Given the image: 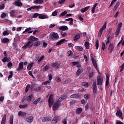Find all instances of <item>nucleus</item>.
<instances>
[{
  "label": "nucleus",
  "instance_id": "1",
  "mask_svg": "<svg viewBox=\"0 0 124 124\" xmlns=\"http://www.w3.org/2000/svg\"><path fill=\"white\" fill-rule=\"evenodd\" d=\"M37 40H38V38H36L34 36H31L29 38V41H28V42L24 46H22V48L24 50H26L27 48L30 46V45H31V44L32 43V41L33 42L37 41Z\"/></svg>",
  "mask_w": 124,
  "mask_h": 124
},
{
  "label": "nucleus",
  "instance_id": "2",
  "mask_svg": "<svg viewBox=\"0 0 124 124\" xmlns=\"http://www.w3.org/2000/svg\"><path fill=\"white\" fill-rule=\"evenodd\" d=\"M98 73L99 74L98 75L97 78V85L98 86H101L103 83V78L101 77V73L99 71H98Z\"/></svg>",
  "mask_w": 124,
  "mask_h": 124
},
{
  "label": "nucleus",
  "instance_id": "3",
  "mask_svg": "<svg viewBox=\"0 0 124 124\" xmlns=\"http://www.w3.org/2000/svg\"><path fill=\"white\" fill-rule=\"evenodd\" d=\"M59 34L53 32L49 34V39L50 41H54L56 39H59Z\"/></svg>",
  "mask_w": 124,
  "mask_h": 124
},
{
  "label": "nucleus",
  "instance_id": "4",
  "mask_svg": "<svg viewBox=\"0 0 124 124\" xmlns=\"http://www.w3.org/2000/svg\"><path fill=\"white\" fill-rule=\"evenodd\" d=\"M107 26V23L105 22L104 25H103L102 27L100 29L98 34L101 36V35L102 34V33L103 32V31H104V29H106V27Z\"/></svg>",
  "mask_w": 124,
  "mask_h": 124
},
{
  "label": "nucleus",
  "instance_id": "5",
  "mask_svg": "<svg viewBox=\"0 0 124 124\" xmlns=\"http://www.w3.org/2000/svg\"><path fill=\"white\" fill-rule=\"evenodd\" d=\"M60 116H55L51 121L52 124H57V123L60 121Z\"/></svg>",
  "mask_w": 124,
  "mask_h": 124
},
{
  "label": "nucleus",
  "instance_id": "6",
  "mask_svg": "<svg viewBox=\"0 0 124 124\" xmlns=\"http://www.w3.org/2000/svg\"><path fill=\"white\" fill-rule=\"evenodd\" d=\"M42 8V6H41L40 5L39 6H31L30 8H29L27 9L28 11H31V9H41Z\"/></svg>",
  "mask_w": 124,
  "mask_h": 124
},
{
  "label": "nucleus",
  "instance_id": "7",
  "mask_svg": "<svg viewBox=\"0 0 124 124\" xmlns=\"http://www.w3.org/2000/svg\"><path fill=\"white\" fill-rule=\"evenodd\" d=\"M114 44L110 43L108 47V50L109 51V53H111L114 50Z\"/></svg>",
  "mask_w": 124,
  "mask_h": 124
},
{
  "label": "nucleus",
  "instance_id": "8",
  "mask_svg": "<svg viewBox=\"0 0 124 124\" xmlns=\"http://www.w3.org/2000/svg\"><path fill=\"white\" fill-rule=\"evenodd\" d=\"M24 68V62H21L19 63L18 67L16 69V71H21Z\"/></svg>",
  "mask_w": 124,
  "mask_h": 124
},
{
  "label": "nucleus",
  "instance_id": "9",
  "mask_svg": "<svg viewBox=\"0 0 124 124\" xmlns=\"http://www.w3.org/2000/svg\"><path fill=\"white\" fill-rule=\"evenodd\" d=\"M91 60L92 61V63H93L94 67H95V69H96L97 71H98H98H99V70L97 68V63H96V61H95V60L94 59H93V58H92L91 59Z\"/></svg>",
  "mask_w": 124,
  "mask_h": 124
},
{
  "label": "nucleus",
  "instance_id": "10",
  "mask_svg": "<svg viewBox=\"0 0 124 124\" xmlns=\"http://www.w3.org/2000/svg\"><path fill=\"white\" fill-rule=\"evenodd\" d=\"M10 14L11 17L14 18V17H16V15H17V12L14 10H12L10 12Z\"/></svg>",
  "mask_w": 124,
  "mask_h": 124
},
{
  "label": "nucleus",
  "instance_id": "11",
  "mask_svg": "<svg viewBox=\"0 0 124 124\" xmlns=\"http://www.w3.org/2000/svg\"><path fill=\"white\" fill-rule=\"evenodd\" d=\"M60 65L61 62H54L52 64V66H53V67H56L57 69H58V68H60Z\"/></svg>",
  "mask_w": 124,
  "mask_h": 124
},
{
  "label": "nucleus",
  "instance_id": "12",
  "mask_svg": "<svg viewBox=\"0 0 124 124\" xmlns=\"http://www.w3.org/2000/svg\"><path fill=\"white\" fill-rule=\"evenodd\" d=\"M60 106V102H57L56 103L54 104V106L52 107V109L53 111H56L59 107Z\"/></svg>",
  "mask_w": 124,
  "mask_h": 124
},
{
  "label": "nucleus",
  "instance_id": "13",
  "mask_svg": "<svg viewBox=\"0 0 124 124\" xmlns=\"http://www.w3.org/2000/svg\"><path fill=\"white\" fill-rule=\"evenodd\" d=\"M26 121L27 123H29V124H31V123L33 122V117L29 116L26 118Z\"/></svg>",
  "mask_w": 124,
  "mask_h": 124
},
{
  "label": "nucleus",
  "instance_id": "14",
  "mask_svg": "<svg viewBox=\"0 0 124 124\" xmlns=\"http://www.w3.org/2000/svg\"><path fill=\"white\" fill-rule=\"evenodd\" d=\"M39 19H48L49 16L47 15H43L42 14H40L39 16Z\"/></svg>",
  "mask_w": 124,
  "mask_h": 124
},
{
  "label": "nucleus",
  "instance_id": "15",
  "mask_svg": "<svg viewBox=\"0 0 124 124\" xmlns=\"http://www.w3.org/2000/svg\"><path fill=\"white\" fill-rule=\"evenodd\" d=\"M72 66H75V65H77V67H81V64H79L78 62H71Z\"/></svg>",
  "mask_w": 124,
  "mask_h": 124
},
{
  "label": "nucleus",
  "instance_id": "16",
  "mask_svg": "<svg viewBox=\"0 0 124 124\" xmlns=\"http://www.w3.org/2000/svg\"><path fill=\"white\" fill-rule=\"evenodd\" d=\"M50 68V63H47L46 66L43 68V72H45L46 71H48Z\"/></svg>",
  "mask_w": 124,
  "mask_h": 124
},
{
  "label": "nucleus",
  "instance_id": "17",
  "mask_svg": "<svg viewBox=\"0 0 124 124\" xmlns=\"http://www.w3.org/2000/svg\"><path fill=\"white\" fill-rule=\"evenodd\" d=\"M66 95L63 94L58 99V102H62V100H64V99H66Z\"/></svg>",
  "mask_w": 124,
  "mask_h": 124
},
{
  "label": "nucleus",
  "instance_id": "18",
  "mask_svg": "<svg viewBox=\"0 0 124 124\" xmlns=\"http://www.w3.org/2000/svg\"><path fill=\"white\" fill-rule=\"evenodd\" d=\"M13 4H15L16 6H18L19 7H21L23 5V3H22V2L19 1H15Z\"/></svg>",
  "mask_w": 124,
  "mask_h": 124
},
{
  "label": "nucleus",
  "instance_id": "19",
  "mask_svg": "<svg viewBox=\"0 0 124 124\" xmlns=\"http://www.w3.org/2000/svg\"><path fill=\"white\" fill-rule=\"evenodd\" d=\"M80 97H81V96L79 93L74 94L70 95L71 98H80Z\"/></svg>",
  "mask_w": 124,
  "mask_h": 124
},
{
  "label": "nucleus",
  "instance_id": "20",
  "mask_svg": "<svg viewBox=\"0 0 124 124\" xmlns=\"http://www.w3.org/2000/svg\"><path fill=\"white\" fill-rule=\"evenodd\" d=\"M1 42L2 43L5 44L6 43H8L9 42V39L8 38H4L1 39Z\"/></svg>",
  "mask_w": 124,
  "mask_h": 124
},
{
  "label": "nucleus",
  "instance_id": "21",
  "mask_svg": "<svg viewBox=\"0 0 124 124\" xmlns=\"http://www.w3.org/2000/svg\"><path fill=\"white\" fill-rule=\"evenodd\" d=\"M116 116L117 117H120V118H123V112L121 110H117L116 113Z\"/></svg>",
  "mask_w": 124,
  "mask_h": 124
},
{
  "label": "nucleus",
  "instance_id": "22",
  "mask_svg": "<svg viewBox=\"0 0 124 124\" xmlns=\"http://www.w3.org/2000/svg\"><path fill=\"white\" fill-rule=\"evenodd\" d=\"M18 115L20 117H25V116H27V113L22 111H19L18 113Z\"/></svg>",
  "mask_w": 124,
  "mask_h": 124
},
{
  "label": "nucleus",
  "instance_id": "23",
  "mask_svg": "<svg viewBox=\"0 0 124 124\" xmlns=\"http://www.w3.org/2000/svg\"><path fill=\"white\" fill-rule=\"evenodd\" d=\"M6 123V114H4L2 118L1 124H5Z\"/></svg>",
  "mask_w": 124,
  "mask_h": 124
},
{
  "label": "nucleus",
  "instance_id": "24",
  "mask_svg": "<svg viewBox=\"0 0 124 124\" xmlns=\"http://www.w3.org/2000/svg\"><path fill=\"white\" fill-rule=\"evenodd\" d=\"M65 41V39H62L60 41L56 43V46H58L59 45H61V44H63V43H64Z\"/></svg>",
  "mask_w": 124,
  "mask_h": 124
},
{
  "label": "nucleus",
  "instance_id": "25",
  "mask_svg": "<svg viewBox=\"0 0 124 124\" xmlns=\"http://www.w3.org/2000/svg\"><path fill=\"white\" fill-rule=\"evenodd\" d=\"M81 37V35L80 34H77L75 35V36L74 37V41L76 42V41H78V40Z\"/></svg>",
  "mask_w": 124,
  "mask_h": 124
},
{
  "label": "nucleus",
  "instance_id": "26",
  "mask_svg": "<svg viewBox=\"0 0 124 124\" xmlns=\"http://www.w3.org/2000/svg\"><path fill=\"white\" fill-rule=\"evenodd\" d=\"M98 4L97 3H95L92 7V13L93 14L94 12H95V8L96 6H97V5Z\"/></svg>",
  "mask_w": 124,
  "mask_h": 124
},
{
  "label": "nucleus",
  "instance_id": "27",
  "mask_svg": "<svg viewBox=\"0 0 124 124\" xmlns=\"http://www.w3.org/2000/svg\"><path fill=\"white\" fill-rule=\"evenodd\" d=\"M44 2V0H34L33 1L35 4H36V3L42 4V3H43Z\"/></svg>",
  "mask_w": 124,
  "mask_h": 124
},
{
  "label": "nucleus",
  "instance_id": "28",
  "mask_svg": "<svg viewBox=\"0 0 124 124\" xmlns=\"http://www.w3.org/2000/svg\"><path fill=\"white\" fill-rule=\"evenodd\" d=\"M60 31H67L68 30V27L66 26H62L59 28Z\"/></svg>",
  "mask_w": 124,
  "mask_h": 124
},
{
  "label": "nucleus",
  "instance_id": "29",
  "mask_svg": "<svg viewBox=\"0 0 124 124\" xmlns=\"http://www.w3.org/2000/svg\"><path fill=\"white\" fill-rule=\"evenodd\" d=\"M3 62H10V59H8L7 57L5 56L1 60Z\"/></svg>",
  "mask_w": 124,
  "mask_h": 124
},
{
  "label": "nucleus",
  "instance_id": "30",
  "mask_svg": "<svg viewBox=\"0 0 124 124\" xmlns=\"http://www.w3.org/2000/svg\"><path fill=\"white\" fill-rule=\"evenodd\" d=\"M83 111V108H78L76 110V114H81Z\"/></svg>",
  "mask_w": 124,
  "mask_h": 124
},
{
  "label": "nucleus",
  "instance_id": "31",
  "mask_svg": "<svg viewBox=\"0 0 124 124\" xmlns=\"http://www.w3.org/2000/svg\"><path fill=\"white\" fill-rule=\"evenodd\" d=\"M41 43V42L40 41L37 40L34 43L33 46H34V47H37L38 46H40Z\"/></svg>",
  "mask_w": 124,
  "mask_h": 124
},
{
  "label": "nucleus",
  "instance_id": "32",
  "mask_svg": "<svg viewBox=\"0 0 124 124\" xmlns=\"http://www.w3.org/2000/svg\"><path fill=\"white\" fill-rule=\"evenodd\" d=\"M42 122H51V118L48 117H44Z\"/></svg>",
  "mask_w": 124,
  "mask_h": 124
},
{
  "label": "nucleus",
  "instance_id": "33",
  "mask_svg": "<svg viewBox=\"0 0 124 124\" xmlns=\"http://www.w3.org/2000/svg\"><path fill=\"white\" fill-rule=\"evenodd\" d=\"M90 8V6H87L85 8H82L81 9V12L82 13H85Z\"/></svg>",
  "mask_w": 124,
  "mask_h": 124
},
{
  "label": "nucleus",
  "instance_id": "34",
  "mask_svg": "<svg viewBox=\"0 0 124 124\" xmlns=\"http://www.w3.org/2000/svg\"><path fill=\"white\" fill-rule=\"evenodd\" d=\"M34 64V63L33 62H31L28 66H27V69L28 70H31V67L33 66V65Z\"/></svg>",
  "mask_w": 124,
  "mask_h": 124
},
{
  "label": "nucleus",
  "instance_id": "35",
  "mask_svg": "<svg viewBox=\"0 0 124 124\" xmlns=\"http://www.w3.org/2000/svg\"><path fill=\"white\" fill-rule=\"evenodd\" d=\"M109 76L108 75H106V86L107 87L108 85H109Z\"/></svg>",
  "mask_w": 124,
  "mask_h": 124
},
{
  "label": "nucleus",
  "instance_id": "36",
  "mask_svg": "<svg viewBox=\"0 0 124 124\" xmlns=\"http://www.w3.org/2000/svg\"><path fill=\"white\" fill-rule=\"evenodd\" d=\"M119 5H120V2L119 1L117 2L115 5L114 6L113 11H116V10L118 9V7H119Z\"/></svg>",
  "mask_w": 124,
  "mask_h": 124
},
{
  "label": "nucleus",
  "instance_id": "37",
  "mask_svg": "<svg viewBox=\"0 0 124 124\" xmlns=\"http://www.w3.org/2000/svg\"><path fill=\"white\" fill-rule=\"evenodd\" d=\"M33 97V94L30 95L27 98V101H28V102H30V101H31V98H32Z\"/></svg>",
  "mask_w": 124,
  "mask_h": 124
},
{
  "label": "nucleus",
  "instance_id": "38",
  "mask_svg": "<svg viewBox=\"0 0 124 124\" xmlns=\"http://www.w3.org/2000/svg\"><path fill=\"white\" fill-rule=\"evenodd\" d=\"M120 31H121V30L120 29H116L115 31V36L116 37H118L119 36V34H120Z\"/></svg>",
  "mask_w": 124,
  "mask_h": 124
},
{
  "label": "nucleus",
  "instance_id": "39",
  "mask_svg": "<svg viewBox=\"0 0 124 124\" xmlns=\"http://www.w3.org/2000/svg\"><path fill=\"white\" fill-rule=\"evenodd\" d=\"M95 48L96 50H97V49H98V47H99V42L98 41V40L96 39L95 40Z\"/></svg>",
  "mask_w": 124,
  "mask_h": 124
},
{
  "label": "nucleus",
  "instance_id": "40",
  "mask_svg": "<svg viewBox=\"0 0 124 124\" xmlns=\"http://www.w3.org/2000/svg\"><path fill=\"white\" fill-rule=\"evenodd\" d=\"M84 46L86 49H89L90 47H89V46H90V42H85Z\"/></svg>",
  "mask_w": 124,
  "mask_h": 124
},
{
  "label": "nucleus",
  "instance_id": "41",
  "mask_svg": "<svg viewBox=\"0 0 124 124\" xmlns=\"http://www.w3.org/2000/svg\"><path fill=\"white\" fill-rule=\"evenodd\" d=\"M40 100H41V98H38L34 102H33V104H35V105H36V104H37L39 101H40Z\"/></svg>",
  "mask_w": 124,
  "mask_h": 124
},
{
  "label": "nucleus",
  "instance_id": "42",
  "mask_svg": "<svg viewBox=\"0 0 124 124\" xmlns=\"http://www.w3.org/2000/svg\"><path fill=\"white\" fill-rule=\"evenodd\" d=\"M67 14V11H64L62 12L59 16V17H62V16H65Z\"/></svg>",
  "mask_w": 124,
  "mask_h": 124
},
{
  "label": "nucleus",
  "instance_id": "43",
  "mask_svg": "<svg viewBox=\"0 0 124 124\" xmlns=\"http://www.w3.org/2000/svg\"><path fill=\"white\" fill-rule=\"evenodd\" d=\"M31 88V85L30 84H28L25 88V93H28L29 92V90H30V88Z\"/></svg>",
  "mask_w": 124,
  "mask_h": 124
},
{
  "label": "nucleus",
  "instance_id": "44",
  "mask_svg": "<svg viewBox=\"0 0 124 124\" xmlns=\"http://www.w3.org/2000/svg\"><path fill=\"white\" fill-rule=\"evenodd\" d=\"M28 106L27 104H25V105H19V108H20V109H24V108H26V107H27Z\"/></svg>",
  "mask_w": 124,
  "mask_h": 124
},
{
  "label": "nucleus",
  "instance_id": "45",
  "mask_svg": "<svg viewBox=\"0 0 124 124\" xmlns=\"http://www.w3.org/2000/svg\"><path fill=\"white\" fill-rule=\"evenodd\" d=\"M44 58H45V56H41L38 60V63H39L40 62H42L43 61V59H44Z\"/></svg>",
  "mask_w": 124,
  "mask_h": 124
},
{
  "label": "nucleus",
  "instance_id": "46",
  "mask_svg": "<svg viewBox=\"0 0 124 124\" xmlns=\"http://www.w3.org/2000/svg\"><path fill=\"white\" fill-rule=\"evenodd\" d=\"M13 120H14V117H13V115H12L10 117V120H9L10 124H13Z\"/></svg>",
  "mask_w": 124,
  "mask_h": 124
},
{
  "label": "nucleus",
  "instance_id": "47",
  "mask_svg": "<svg viewBox=\"0 0 124 124\" xmlns=\"http://www.w3.org/2000/svg\"><path fill=\"white\" fill-rule=\"evenodd\" d=\"M81 71H82V70L81 69V68L78 69V71H77L76 76H79V75H80V74H81Z\"/></svg>",
  "mask_w": 124,
  "mask_h": 124
},
{
  "label": "nucleus",
  "instance_id": "48",
  "mask_svg": "<svg viewBox=\"0 0 124 124\" xmlns=\"http://www.w3.org/2000/svg\"><path fill=\"white\" fill-rule=\"evenodd\" d=\"M93 93H97V87H93Z\"/></svg>",
  "mask_w": 124,
  "mask_h": 124
},
{
  "label": "nucleus",
  "instance_id": "49",
  "mask_svg": "<svg viewBox=\"0 0 124 124\" xmlns=\"http://www.w3.org/2000/svg\"><path fill=\"white\" fill-rule=\"evenodd\" d=\"M3 35L4 36H5L6 35H9V32H8V31H4L2 33Z\"/></svg>",
  "mask_w": 124,
  "mask_h": 124
},
{
  "label": "nucleus",
  "instance_id": "50",
  "mask_svg": "<svg viewBox=\"0 0 124 124\" xmlns=\"http://www.w3.org/2000/svg\"><path fill=\"white\" fill-rule=\"evenodd\" d=\"M5 8V4H4V3H2L0 5V10H2L4 9Z\"/></svg>",
  "mask_w": 124,
  "mask_h": 124
},
{
  "label": "nucleus",
  "instance_id": "51",
  "mask_svg": "<svg viewBox=\"0 0 124 124\" xmlns=\"http://www.w3.org/2000/svg\"><path fill=\"white\" fill-rule=\"evenodd\" d=\"M81 85L84 86V87H89V84L88 82H81Z\"/></svg>",
  "mask_w": 124,
  "mask_h": 124
},
{
  "label": "nucleus",
  "instance_id": "52",
  "mask_svg": "<svg viewBox=\"0 0 124 124\" xmlns=\"http://www.w3.org/2000/svg\"><path fill=\"white\" fill-rule=\"evenodd\" d=\"M93 77V72H92L89 74V79H92Z\"/></svg>",
  "mask_w": 124,
  "mask_h": 124
},
{
  "label": "nucleus",
  "instance_id": "53",
  "mask_svg": "<svg viewBox=\"0 0 124 124\" xmlns=\"http://www.w3.org/2000/svg\"><path fill=\"white\" fill-rule=\"evenodd\" d=\"M40 14H38L37 13H36L35 14H33L32 18H37L38 16H39Z\"/></svg>",
  "mask_w": 124,
  "mask_h": 124
},
{
  "label": "nucleus",
  "instance_id": "54",
  "mask_svg": "<svg viewBox=\"0 0 124 124\" xmlns=\"http://www.w3.org/2000/svg\"><path fill=\"white\" fill-rule=\"evenodd\" d=\"M31 31V27L26 29L25 31L23 32V33H25V32H28V31Z\"/></svg>",
  "mask_w": 124,
  "mask_h": 124
},
{
  "label": "nucleus",
  "instance_id": "55",
  "mask_svg": "<svg viewBox=\"0 0 124 124\" xmlns=\"http://www.w3.org/2000/svg\"><path fill=\"white\" fill-rule=\"evenodd\" d=\"M50 83H51L50 81H46L44 82H43L42 84V86H45V85H47V84H50Z\"/></svg>",
  "mask_w": 124,
  "mask_h": 124
},
{
  "label": "nucleus",
  "instance_id": "56",
  "mask_svg": "<svg viewBox=\"0 0 124 124\" xmlns=\"http://www.w3.org/2000/svg\"><path fill=\"white\" fill-rule=\"evenodd\" d=\"M90 96H91V95H90L89 94L86 93L84 95V98H85V99H89Z\"/></svg>",
  "mask_w": 124,
  "mask_h": 124
},
{
  "label": "nucleus",
  "instance_id": "57",
  "mask_svg": "<svg viewBox=\"0 0 124 124\" xmlns=\"http://www.w3.org/2000/svg\"><path fill=\"white\" fill-rule=\"evenodd\" d=\"M122 27H123V23L122 22H120L119 24H118V28H117V29L118 30H121L122 29Z\"/></svg>",
  "mask_w": 124,
  "mask_h": 124
},
{
  "label": "nucleus",
  "instance_id": "58",
  "mask_svg": "<svg viewBox=\"0 0 124 124\" xmlns=\"http://www.w3.org/2000/svg\"><path fill=\"white\" fill-rule=\"evenodd\" d=\"M120 72H123L124 70V63L120 66Z\"/></svg>",
  "mask_w": 124,
  "mask_h": 124
},
{
  "label": "nucleus",
  "instance_id": "59",
  "mask_svg": "<svg viewBox=\"0 0 124 124\" xmlns=\"http://www.w3.org/2000/svg\"><path fill=\"white\" fill-rule=\"evenodd\" d=\"M12 76H13V72L10 71V75L9 76L8 79H11L12 78Z\"/></svg>",
  "mask_w": 124,
  "mask_h": 124
},
{
  "label": "nucleus",
  "instance_id": "60",
  "mask_svg": "<svg viewBox=\"0 0 124 124\" xmlns=\"http://www.w3.org/2000/svg\"><path fill=\"white\" fill-rule=\"evenodd\" d=\"M109 43H110V37H108L107 38V41L106 42V46H108V44H109Z\"/></svg>",
  "mask_w": 124,
  "mask_h": 124
},
{
  "label": "nucleus",
  "instance_id": "61",
  "mask_svg": "<svg viewBox=\"0 0 124 124\" xmlns=\"http://www.w3.org/2000/svg\"><path fill=\"white\" fill-rule=\"evenodd\" d=\"M6 17V14L5 13H2L1 15V18L3 19V18H5Z\"/></svg>",
  "mask_w": 124,
  "mask_h": 124
},
{
  "label": "nucleus",
  "instance_id": "62",
  "mask_svg": "<svg viewBox=\"0 0 124 124\" xmlns=\"http://www.w3.org/2000/svg\"><path fill=\"white\" fill-rule=\"evenodd\" d=\"M58 15V11H55L52 13V16H57Z\"/></svg>",
  "mask_w": 124,
  "mask_h": 124
},
{
  "label": "nucleus",
  "instance_id": "63",
  "mask_svg": "<svg viewBox=\"0 0 124 124\" xmlns=\"http://www.w3.org/2000/svg\"><path fill=\"white\" fill-rule=\"evenodd\" d=\"M102 50H103V51H104V50H105V43H102Z\"/></svg>",
  "mask_w": 124,
  "mask_h": 124
},
{
  "label": "nucleus",
  "instance_id": "64",
  "mask_svg": "<svg viewBox=\"0 0 124 124\" xmlns=\"http://www.w3.org/2000/svg\"><path fill=\"white\" fill-rule=\"evenodd\" d=\"M77 50L78 51H83V47L82 46H77Z\"/></svg>",
  "mask_w": 124,
  "mask_h": 124
}]
</instances>
